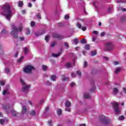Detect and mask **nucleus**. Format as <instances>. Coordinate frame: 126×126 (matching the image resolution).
<instances>
[{
  "instance_id": "473e14b6",
  "label": "nucleus",
  "mask_w": 126,
  "mask_h": 126,
  "mask_svg": "<svg viewBox=\"0 0 126 126\" xmlns=\"http://www.w3.org/2000/svg\"><path fill=\"white\" fill-rule=\"evenodd\" d=\"M5 84V82L4 81H0V85L1 86H4Z\"/></svg>"
},
{
  "instance_id": "c03bdc74",
  "label": "nucleus",
  "mask_w": 126,
  "mask_h": 126,
  "mask_svg": "<svg viewBox=\"0 0 126 126\" xmlns=\"http://www.w3.org/2000/svg\"><path fill=\"white\" fill-rule=\"evenodd\" d=\"M81 43H82V44H85V43H86V40H85V39H83L81 41Z\"/></svg>"
},
{
  "instance_id": "b1692460",
  "label": "nucleus",
  "mask_w": 126,
  "mask_h": 126,
  "mask_svg": "<svg viewBox=\"0 0 126 126\" xmlns=\"http://www.w3.org/2000/svg\"><path fill=\"white\" fill-rule=\"evenodd\" d=\"M65 66L67 67V68H69V67H71V64L69 63H67L65 65Z\"/></svg>"
},
{
  "instance_id": "13d9d810",
  "label": "nucleus",
  "mask_w": 126,
  "mask_h": 126,
  "mask_svg": "<svg viewBox=\"0 0 126 126\" xmlns=\"http://www.w3.org/2000/svg\"><path fill=\"white\" fill-rule=\"evenodd\" d=\"M71 76L72 77H75L76 76V75L73 73H72Z\"/></svg>"
},
{
  "instance_id": "58836bf2",
  "label": "nucleus",
  "mask_w": 126,
  "mask_h": 126,
  "mask_svg": "<svg viewBox=\"0 0 126 126\" xmlns=\"http://www.w3.org/2000/svg\"><path fill=\"white\" fill-rule=\"evenodd\" d=\"M113 63H114V65H118V64H119V63H120L118 61H114V62H113Z\"/></svg>"
},
{
  "instance_id": "f03ea898",
  "label": "nucleus",
  "mask_w": 126,
  "mask_h": 126,
  "mask_svg": "<svg viewBox=\"0 0 126 126\" xmlns=\"http://www.w3.org/2000/svg\"><path fill=\"white\" fill-rule=\"evenodd\" d=\"M11 26L13 29L11 32V35H13L15 39H17L18 38V32L22 31V28L21 27L17 28L14 24H11Z\"/></svg>"
},
{
  "instance_id": "e433bc0d",
  "label": "nucleus",
  "mask_w": 126,
  "mask_h": 126,
  "mask_svg": "<svg viewBox=\"0 0 126 126\" xmlns=\"http://www.w3.org/2000/svg\"><path fill=\"white\" fill-rule=\"evenodd\" d=\"M77 74H78V75H79V76H80V77H81V72L80 71H77Z\"/></svg>"
},
{
  "instance_id": "6e6552de",
  "label": "nucleus",
  "mask_w": 126,
  "mask_h": 126,
  "mask_svg": "<svg viewBox=\"0 0 126 126\" xmlns=\"http://www.w3.org/2000/svg\"><path fill=\"white\" fill-rule=\"evenodd\" d=\"M11 114L12 115V116H14V117H21V116H22V114L17 112L16 111H14V110H12L11 111Z\"/></svg>"
},
{
  "instance_id": "4d7b16f0",
  "label": "nucleus",
  "mask_w": 126,
  "mask_h": 126,
  "mask_svg": "<svg viewBox=\"0 0 126 126\" xmlns=\"http://www.w3.org/2000/svg\"><path fill=\"white\" fill-rule=\"evenodd\" d=\"M64 46H65V47H67V48H68V43H67V42H65V43H64Z\"/></svg>"
},
{
  "instance_id": "69168bd1",
  "label": "nucleus",
  "mask_w": 126,
  "mask_h": 126,
  "mask_svg": "<svg viewBox=\"0 0 126 126\" xmlns=\"http://www.w3.org/2000/svg\"><path fill=\"white\" fill-rule=\"evenodd\" d=\"M46 111H49V110H50V107H49L48 106H47L46 108H45Z\"/></svg>"
},
{
  "instance_id": "4be33fe9",
  "label": "nucleus",
  "mask_w": 126,
  "mask_h": 126,
  "mask_svg": "<svg viewBox=\"0 0 126 126\" xmlns=\"http://www.w3.org/2000/svg\"><path fill=\"white\" fill-rule=\"evenodd\" d=\"M113 92L114 93V94L116 95L118 92H119V90L117 88H114L113 89Z\"/></svg>"
},
{
  "instance_id": "603ef678",
  "label": "nucleus",
  "mask_w": 126,
  "mask_h": 126,
  "mask_svg": "<svg viewBox=\"0 0 126 126\" xmlns=\"http://www.w3.org/2000/svg\"><path fill=\"white\" fill-rule=\"evenodd\" d=\"M88 65L87 62L85 61L84 63V67H87Z\"/></svg>"
},
{
  "instance_id": "f3484780",
  "label": "nucleus",
  "mask_w": 126,
  "mask_h": 126,
  "mask_svg": "<svg viewBox=\"0 0 126 126\" xmlns=\"http://www.w3.org/2000/svg\"><path fill=\"white\" fill-rule=\"evenodd\" d=\"M62 80L63 81H68L69 78H68V77H65L63 75H62Z\"/></svg>"
},
{
  "instance_id": "393cba45",
  "label": "nucleus",
  "mask_w": 126,
  "mask_h": 126,
  "mask_svg": "<svg viewBox=\"0 0 126 126\" xmlns=\"http://www.w3.org/2000/svg\"><path fill=\"white\" fill-rule=\"evenodd\" d=\"M6 34V31L5 30H3L0 33L1 36H2L3 35H5Z\"/></svg>"
},
{
  "instance_id": "cd10ccee",
  "label": "nucleus",
  "mask_w": 126,
  "mask_h": 126,
  "mask_svg": "<svg viewBox=\"0 0 126 126\" xmlns=\"http://www.w3.org/2000/svg\"><path fill=\"white\" fill-rule=\"evenodd\" d=\"M72 41L73 42H74V43H75L76 45H77V44H78V38H75L74 39H73Z\"/></svg>"
},
{
  "instance_id": "a18cd8bd",
  "label": "nucleus",
  "mask_w": 126,
  "mask_h": 126,
  "mask_svg": "<svg viewBox=\"0 0 126 126\" xmlns=\"http://www.w3.org/2000/svg\"><path fill=\"white\" fill-rule=\"evenodd\" d=\"M27 35H29V34H30L31 32H30V30L29 29H27Z\"/></svg>"
},
{
  "instance_id": "052dcab7",
  "label": "nucleus",
  "mask_w": 126,
  "mask_h": 126,
  "mask_svg": "<svg viewBox=\"0 0 126 126\" xmlns=\"http://www.w3.org/2000/svg\"><path fill=\"white\" fill-rule=\"evenodd\" d=\"M104 60L105 61H109V58L108 57H104Z\"/></svg>"
},
{
  "instance_id": "2eb2a0df",
  "label": "nucleus",
  "mask_w": 126,
  "mask_h": 126,
  "mask_svg": "<svg viewBox=\"0 0 126 126\" xmlns=\"http://www.w3.org/2000/svg\"><path fill=\"white\" fill-rule=\"evenodd\" d=\"M26 112H27V108L25 106H23L22 114H26Z\"/></svg>"
},
{
  "instance_id": "aec40b11",
  "label": "nucleus",
  "mask_w": 126,
  "mask_h": 126,
  "mask_svg": "<svg viewBox=\"0 0 126 126\" xmlns=\"http://www.w3.org/2000/svg\"><path fill=\"white\" fill-rule=\"evenodd\" d=\"M8 94H9V92H8V90H5L3 91V93H2L3 95H7Z\"/></svg>"
},
{
  "instance_id": "412c9836",
  "label": "nucleus",
  "mask_w": 126,
  "mask_h": 126,
  "mask_svg": "<svg viewBox=\"0 0 126 126\" xmlns=\"http://www.w3.org/2000/svg\"><path fill=\"white\" fill-rule=\"evenodd\" d=\"M122 70V68H118L114 71V73L117 74L120 72Z\"/></svg>"
},
{
  "instance_id": "5701e85b",
  "label": "nucleus",
  "mask_w": 126,
  "mask_h": 126,
  "mask_svg": "<svg viewBox=\"0 0 126 126\" xmlns=\"http://www.w3.org/2000/svg\"><path fill=\"white\" fill-rule=\"evenodd\" d=\"M62 113L63 111H62V109H60L57 110V115H58V116H61Z\"/></svg>"
},
{
  "instance_id": "de8ad7c7",
  "label": "nucleus",
  "mask_w": 126,
  "mask_h": 126,
  "mask_svg": "<svg viewBox=\"0 0 126 126\" xmlns=\"http://www.w3.org/2000/svg\"><path fill=\"white\" fill-rule=\"evenodd\" d=\"M117 3H121L123 2H125V1H123L122 0L116 1Z\"/></svg>"
},
{
  "instance_id": "37998d69",
  "label": "nucleus",
  "mask_w": 126,
  "mask_h": 126,
  "mask_svg": "<svg viewBox=\"0 0 126 126\" xmlns=\"http://www.w3.org/2000/svg\"><path fill=\"white\" fill-rule=\"evenodd\" d=\"M69 19V15H66L64 17V19H65L66 20H67V19Z\"/></svg>"
},
{
  "instance_id": "1a4fd4ad",
  "label": "nucleus",
  "mask_w": 126,
  "mask_h": 126,
  "mask_svg": "<svg viewBox=\"0 0 126 126\" xmlns=\"http://www.w3.org/2000/svg\"><path fill=\"white\" fill-rule=\"evenodd\" d=\"M53 37H55V38H57L58 40H62V39H64V37L63 35L58 34L57 33H54L53 34Z\"/></svg>"
},
{
  "instance_id": "f257e3e1",
  "label": "nucleus",
  "mask_w": 126,
  "mask_h": 126,
  "mask_svg": "<svg viewBox=\"0 0 126 126\" xmlns=\"http://www.w3.org/2000/svg\"><path fill=\"white\" fill-rule=\"evenodd\" d=\"M1 11L2 15H4L7 20L10 21V17H11L13 14L10 9V5L7 3L5 4L2 7Z\"/></svg>"
},
{
  "instance_id": "c756f323",
  "label": "nucleus",
  "mask_w": 126,
  "mask_h": 126,
  "mask_svg": "<svg viewBox=\"0 0 126 126\" xmlns=\"http://www.w3.org/2000/svg\"><path fill=\"white\" fill-rule=\"evenodd\" d=\"M30 115H31L32 116H35V115H36V112L34 110H32L30 112Z\"/></svg>"
},
{
  "instance_id": "6e6d98bb",
  "label": "nucleus",
  "mask_w": 126,
  "mask_h": 126,
  "mask_svg": "<svg viewBox=\"0 0 126 126\" xmlns=\"http://www.w3.org/2000/svg\"><path fill=\"white\" fill-rule=\"evenodd\" d=\"M123 91L126 94V88H123Z\"/></svg>"
},
{
  "instance_id": "49530a36",
  "label": "nucleus",
  "mask_w": 126,
  "mask_h": 126,
  "mask_svg": "<svg viewBox=\"0 0 126 126\" xmlns=\"http://www.w3.org/2000/svg\"><path fill=\"white\" fill-rule=\"evenodd\" d=\"M124 119H125V117H124V116H121L119 117V120H120V121L122 120H124Z\"/></svg>"
},
{
  "instance_id": "c9c22d12",
  "label": "nucleus",
  "mask_w": 126,
  "mask_h": 126,
  "mask_svg": "<svg viewBox=\"0 0 126 126\" xmlns=\"http://www.w3.org/2000/svg\"><path fill=\"white\" fill-rule=\"evenodd\" d=\"M36 17L38 19H41V14H40V13H37Z\"/></svg>"
},
{
  "instance_id": "bb28decb",
  "label": "nucleus",
  "mask_w": 126,
  "mask_h": 126,
  "mask_svg": "<svg viewBox=\"0 0 126 126\" xmlns=\"http://www.w3.org/2000/svg\"><path fill=\"white\" fill-rule=\"evenodd\" d=\"M5 73H7V74H9V72H10V70L8 68H5Z\"/></svg>"
},
{
  "instance_id": "774afa93",
  "label": "nucleus",
  "mask_w": 126,
  "mask_h": 126,
  "mask_svg": "<svg viewBox=\"0 0 126 126\" xmlns=\"http://www.w3.org/2000/svg\"><path fill=\"white\" fill-rule=\"evenodd\" d=\"M5 121V122H8V119H7V118H5L4 119V121Z\"/></svg>"
},
{
  "instance_id": "a211bd4d",
  "label": "nucleus",
  "mask_w": 126,
  "mask_h": 126,
  "mask_svg": "<svg viewBox=\"0 0 126 126\" xmlns=\"http://www.w3.org/2000/svg\"><path fill=\"white\" fill-rule=\"evenodd\" d=\"M70 105H71V103H70V102L68 101H66L65 103V106L67 108H69V107H70Z\"/></svg>"
},
{
  "instance_id": "a19ab883",
  "label": "nucleus",
  "mask_w": 126,
  "mask_h": 126,
  "mask_svg": "<svg viewBox=\"0 0 126 126\" xmlns=\"http://www.w3.org/2000/svg\"><path fill=\"white\" fill-rule=\"evenodd\" d=\"M105 35H106V32H103L100 33V36L101 37H104V36H105Z\"/></svg>"
},
{
  "instance_id": "0e129e2a",
  "label": "nucleus",
  "mask_w": 126,
  "mask_h": 126,
  "mask_svg": "<svg viewBox=\"0 0 126 126\" xmlns=\"http://www.w3.org/2000/svg\"><path fill=\"white\" fill-rule=\"evenodd\" d=\"M111 10H112V9L111 8V7H109L108 9V12H110Z\"/></svg>"
},
{
  "instance_id": "c85d7f7f",
  "label": "nucleus",
  "mask_w": 126,
  "mask_h": 126,
  "mask_svg": "<svg viewBox=\"0 0 126 126\" xmlns=\"http://www.w3.org/2000/svg\"><path fill=\"white\" fill-rule=\"evenodd\" d=\"M56 45H57V42L54 41V42L51 43V44H50V47H55Z\"/></svg>"
},
{
  "instance_id": "7c9ffc66",
  "label": "nucleus",
  "mask_w": 126,
  "mask_h": 126,
  "mask_svg": "<svg viewBox=\"0 0 126 126\" xmlns=\"http://www.w3.org/2000/svg\"><path fill=\"white\" fill-rule=\"evenodd\" d=\"M23 5V2L22 1H19L18 6L21 7Z\"/></svg>"
},
{
  "instance_id": "bf43d9fd",
  "label": "nucleus",
  "mask_w": 126,
  "mask_h": 126,
  "mask_svg": "<svg viewBox=\"0 0 126 126\" xmlns=\"http://www.w3.org/2000/svg\"><path fill=\"white\" fill-rule=\"evenodd\" d=\"M65 111H67V112H70L71 111V109L66 108V109H65Z\"/></svg>"
},
{
  "instance_id": "ddd939ff",
  "label": "nucleus",
  "mask_w": 126,
  "mask_h": 126,
  "mask_svg": "<svg viewBox=\"0 0 126 126\" xmlns=\"http://www.w3.org/2000/svg\"><path fill=\"white\" fill-rule=\"evenodd\" d=\"M62 55V51L59 52L58 54H52V57H54V58H58V57H60Z\"/></svg>"
},
{
  "instance_id": "39448f33",
  "label": "nucleus",
  "mask_w": 126,
  "mask_h": 126,
  "mask_svg": "<svg viewBox=\"0 0 126 126\" xmlns=\"http://www.w3.org/2000/svg\"><path fill=\"white\" fill-rule=\"evenodd\" d=\"M33 69H35V68L33 66L27 65L24 68V71L26 73H30Z\"/></svg>"
},
{
  "instance_id": "4c0bfd02",
  "label": "nucleus",
  "mask_w": 126,
  "mask_h": 126,
  "mask_svg": "<svg viewBox=\"0 0 126 126\" xmlns=\"http://www.w3.org/2000/svg\"><path fill=\"white\" fill-rule=\"evenodd\" d=\"M0 124L1 125H3L4 124V119H0Z\"/></svg>"
},
{
  "instance_id": "6ab92c4d",
  "label": "nucleus",
  "mask_w": 126,
  "mask_h": 126,
  "mask_svg": "<svg viewBox=\"0 0 126 126\" xmlns=\"http://www.w3.org/2000/svg\"><path fill=\"white\" fill-rule=\"evenodd\" d=\"M0 53L1 55L3 54V46L0 44Z\"/></svg>"
},
{
  "instance_id": "79ce46f5",
  "label": "nucleus",
  "mask_w": 126,
  "mask_h": 126,
  "mask_svg": "<svg viewBox=\"0 0 126 126\" xmlns=\"http://www.w3.org/2000/svg\"><path fill=\"white\" fill-rule=\"evenodd\" d=\"M23 59H24V57L23 56H22L20 59L18 60V63H21V62L22 61V60H23Z\"/></svg>"
},
{
  "instance_id": "7ed1b4c3",
  "label": "nucleus",
  "mask_w": 126,
  "mask_h": 126,
  "mask_svg": "<svg viewBox=\"0 0 126 126\" xmlns=\"http://www.w3.org/2000/svg\"><path fill=\"white\" fill-rule=\"evenodd\" d=\"M21 83L23 85V91L26 92V91H28L30 89V85L26 84L25 81L22 79H20Z\"/></svg>"
},
{
  "instance_id": "f704fd0d",
  "label": "nucleus",
  "mask_w": 126,
  "mask_h": 126,
  "mask_svg": "<svg viewBox=\"0 0 126 126\" xmlns=\"http://www.w3.org/2000/svg\"><path fill=\"white\" fill-rule=\"evenodd\" d=\"M35 24H36L35 23V22H34V21H32L31 22V26H32V27L35 26Z\"/></svg>"
},
{
  "instance_id": "680f3d73",
  "label": "nucleus",
  "mask_w": 126,
  "mask_h": 126,
  "mask_svg": "<svg viewBox=\"0 0 126 126\" xmlns=\"http://www.w3.org/2000/svg\"><path fill=\"white\" fill-rule=\"evenodd\" d=\"M18 57V52H16L15 55V58H17Z\"/></svg>"
},
{
  "instance_id": "338daca9",
  "label": "nucleus",
  "mask_w": 126,
  "mask_h": 126,
  "mask_svg": "<svg viewBox=\"0 0 126 126\" xmlns=\"http://www.w3.org/2000/svg\"><path fill=\"white\" fill-rule=\"evenodd\" d=\"M19 39H20V41H23V40H24V38L23 37H19Z\"/></svg>"
},
{
  "instance_id": "a878e982",
  "label": "nucleus",
  "mask_w": 126,
  "mask_h": 126,
  "mask_svg": "<svg viewBox=\"0 0 126 126\" xmlns=\"http://www.w3.org/2000/svg\"><path fill=\"white\" fill-rule=\"evenodd\" d=\"M28 50L29 49L27 47H25L23 48V51L26 55L28 53Z\"/></svg>"
},
{
  "instance_id": "f8f14e48",
  "label": "nucleus",
  "mask_w": 126,
  "mask_h": 126,
  "mask_svg": "<svg viewBox=\"0 0 126 126\" xmlns=\"http://www.w3.org/2000/svg\"><path fill=\"white\" fill-rule=\"evenodd\" d=\"M45 33V31H43L42 32H37L35 33V35L36 37H39L40 35H42V34H44Z\"/></svg>"
},
{
  "instance_id": "3c124183",
  "label": "nucleus",
  "mask_w": 126,
  "mask_h": 126,
  "mask_svg": "<svg viewBox=\"0 0 126 126\" xmlns=\"http://www.w3.org/2000/svg\"><path fill=\"white\" fill-rule=\"evenodd\" d=\"M50 38V35H46L45 37V41H48V39Z\"/></svg>"
},
{
  "instance_id": "20e7f679",
  "label": "nucleus",
  "mask_w": 126,
  "mask_h": 126,
  "mask_svg": "<svg viewBox=\"0 0 126 126\" xmlns=\"http://www.w3.org/2000/svg\"><path fill=\"white\" fill-rule=\"evenodd\" d=\"M105 50L106 51H112L114 49V44L111 42H108L105 43Z\"/></svg>"
},
{
  "instance_id": "9b49d317",
  "label": "nucleus",
  "mask_w": 126,
  "mask_h": 126,
  "mask_svg": "<svg viewBox=\"0 0 126 126\" xmlns=\"http://www.w3.org/2000/svg\"><path fill=\"white\" fill-rule=\"evenodd\" d=\"M2 108L3 110H4L5 111H6L7 113H8L7 111L9 110V104H6L5 105H3L2 106Z\"/></svg>"
},
{
  "instance_id": "dca6fc26",
  "label": "nucleus",
  "mask_w": 126,
  "mask_h": 126,
  "mask_svg": "<svg viewBox=\"0 0 126 126\" xmlns=\"http://www.w3.org/2000/svg\"><path fill=\"white\" fill-rule=\"evenodd\" d=\"M50 79L52 81H56V80H57V76L55 75H51L50 76Z\"/></svg>"
},
{
  "instance_id": "72a5a7b5",
  "label": "nucleus",
  "mask_w": 126,
  "mask_h": 126,
  "mask_svg": "<svg viewBox=\"0 0 126 126\" xmlns=\"http://www.w3.org/2000/svg\"><path fill=\"white\" fill-rule=\"evenodd\" d=\"M97 54L95 51H92L91 53V56L93 57V56H95Z\"/></svg>"
},
{
  "instance_id": "ea45409f",
  "label": "nucleus",
  "mask_w": 126,
  "mask_h": 126,
  "mask_svg": "<svg viewBox=\"0 0 126 126\" xmlns=\"http://www.w3.org/2000/svg\"><path fill=\"white\" fill-rule=\"evenodd\" d=\"M42 69H43V70H44V71L47 70V66L43 65Z\"/></svg>"
},
{
  "instance_id": "423d86ee",
  "label": "nucleus",
  "mask_w": 126,
  "mask_h": 126,
  "mask_svg": "<svg viewBox=\"0 0 126 126\" xmlns=\"http://www.w3.org/2000/svg\"><path fill=\"white\" fill-rule=\"evenodd\" d=\"M113 107L114 108L115 114H120L121 113V111L119 109V103H113Z\"/></svg>"
},
{
  "instance_id": "8fccbe9b",
  "label": "nucleus",
  "mask_w": 126,
  "mask_h": 126,
  "mask_svg": "<svg viewBox=\"0 0 126 126\" xmlns=\"http://www.w3.org/2000/svg\"><path fill=\"white\" fill-rule=\"evenodd\" d=\"M46 84L47 85H52V83H51V82H50L49 81H47Z\"/></svg>"
},
{
  "instance_id": "0eeeda50",
  "label": "nucleus",
  "mask_w": 126,
  "mask_h": 126,
  "mask_svg": "<svg viewBox=\"0 0 126 126\" xmlns=\"http://www.w3.org/2000/svg\"><path fill=\"white\" fill-rule=\"evenodd\" d=\"M100 121L104 124V125H109L110 124V121L108 120L107 118L104 117L100 119Z\"/></svg>"
},
{
  "instance_id": "9d476101",
  "label": "nucleus",
  "mask_w": 126,
  "mask_h": 126,
  "mask_svg": "<svg viewBox=\"0 0 126 126\" xmlns=\"http://www.w3.org/2000/svg\"><path fill=\"white\" fill-rule=\"evenodd\" d=\"M77 27H78V28H79V29H82V30L83 31H86V27H82L81 26V24L78 23L77 24Z\"/></svg>"
},
{
  "instance_id": "09e8293b",
  "label": "nucleus",
  "mask_w": 126,
  "mask_h": 126,
  "mask_svg": "<svg viewBox=\"0 0 126 126\" xmlns=\"http://www.w3.org/2000/svg\"><path fill=\"white\" fill-rule=\"evenodd\" d=\"M48 125L50 126H53V121H48Z\"/></svg>"
},
{
  "instance_id": "2f4dec72",
  "label": "nucleus",
  "mask_w": 126,
  "mask_h": 126,
  "mask_svg": "<svg viewBox=\"0 0 126 126\" xmlns=\"http://www.w3.org/2000/svg\"><path fill=\"white\" fill-rule=\"evenodd\" d=\"M84 49H85V50H90V46L89 45H86Z\"/></svg>"
},
{
  "instance_id": "4468645a",
  "label": "nucleus",
  "mask_w": 126,
  "mask_h": 126,
  "mask_svg": "<svg viewBox=\"0 0 126 126\" xmlns=\"http://www.w3.org/2000/svg\"><path fill=\"white\" fill-rule=\"evenodd\" d=\"M91 97V96H90L89 94L85 93L84 94V98H85V99H90V98Z\"/></svg>"
},
{
  "instance_id": "e2e57ef3",
  "label": "nucleus",
  "mask_w": 126,
  "mask_h": 126,
  "mask_svg": "<svg viewBox=\"0 0 126 126\" xmlns=\"http://www.w3.org/2000/svg\"><path fill=\"white\" fill-rule=\"evenodd\" d=\"M28 5H29V7H32V3H29Z\"/></svg>"
},
{
  "instance_id": "864d4df0",
  "label": "nucleus",
  "mask_w": 126,
  "mask_h": 126,
  "mask_svg": "<svg viewBox=\"0 0 126 126\" xmlns=\"http://www.w3.org/2000/svg\"><path fill=\"white\" fill-rule=\"evenodd\" d=\"M75 86V83H71L70 84L71 87H73V86Z\"/></svg>"
},
{
  "instance_id": "5fc2aeb1",
  "label": "nucleus",
  "mask_w": 126,
  "mask_h": 126,
  "mask_svg": "<svg viewBox=\"0 0 126 126\" xmlns=\"http://www.w3.org/2000/svg\"><path fill=\"white\" fill-rule=\"evenodd\" d=\"M93 33H94V34L95 35H98V32H97V31H93Z\"/></svg>"
}]
</instances>
